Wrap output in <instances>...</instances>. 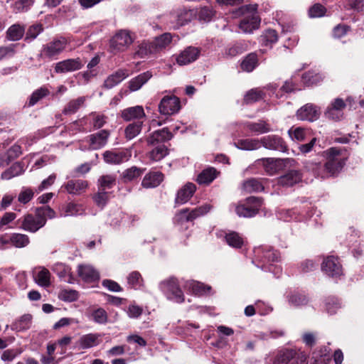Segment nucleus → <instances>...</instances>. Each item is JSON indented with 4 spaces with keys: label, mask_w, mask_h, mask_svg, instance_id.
<instances>
[{
    "label": "nucleus",
    "mask_w": 364,
    "mask_h": 364,
    "mask_svg": "<svg viewBox=\"0 0 364 364\" xmlns=\"http://www.w3.org/2000/svg\"><path fill=\"white\" fill-rule=\"evenodd\" d=\"M25 33V28L20 24L11 26L6 31V38L9 41H16L20 40Z\"/></svg>",
    "instance_id": "nucleus-36"
},
{
    "label": "nucleus",
    "mask_w": 364,
    "mask_h": 364,
    "mask_svg": "<svg viewBox=\"0 0 364 364\" xmlns=\"http://www.w3.org/2000/svg\"><path fill=\"white\" fill-rule=\"evenodd\" d=\"M295 355L296 353L291 350L280 351L275 358L274 364H287Z\"/></svg>",
    "instance_id": "nucleus-57"
},
{
    "label": "nucleus",
    "mask_w": 364,
    "mask_h": 364,
    "mask_svg": "<svg viewBox=\"0 0 364 364\" xmlns=\"http://www.w3.org/2000/svg\"><path fill=\"white\" fill-rule=\"evenodd\" d=\"M261 41L265 46L272 45L278 41V35L275 30L267 29L261 36Z\"/></svg>",
    "instance_id": "nucleus-59"
},
{
    "label": "nucleus",
    "mask_w": 364,
    "mask_h": 364,
    "mask_svg": "<svg viewBox=\"0 0 364 364\" xmlns=\"http://www.w3.org/2000/svg\"><path fill=\"white\" fill-rule=\"evenodd\" d=\"M33 4V0H18L15 1L11 7L13 12L17 14L27 11Z\"/></svg>",
    "instance_id": "nucleus-60"
},
{
    "label": "nucleus",
    "mask_w": 364,
    "mask_h": 364,
    "mask_svg": "<svg viewBox=\"0 0 364 364\" xmlns=\"http://www.w3.org/2000/svg\"><path fill=\"white\" fill-rule=\"evenodd\" d=\"M68 44V41L64 37L53 39L43 46L41 55L50 60L56 59L63 52Z\"/></svg>",
    "instance_id": "nucleus-5"
},
{
    "label": "nucleus",
    "mask_w": 364,
    "mask_h": 364,
    "mask_svg": "<svg viewBox=\"0 0 364 364\" xmlns=\"http://www.w3.org/2000/svg\"><path fill=\"white\" fill-rule=\"evenodd\" d=\"M227 243L235 248H240L243 245L242 237L236 232H230L225 235Z\"/></svg>",
    "instance_id": "nucleus-53"
},
{
    "label": "nucleus",
    "mask_w": 364,
    "mask_h": 364,
    "mask_svg": "<svg viewBox=\"0 0 364 364\" xmlns=\"http://www.w3.org/2000/svg\"><path fill=\"white\" fill-rule=\"evenodd\" d=\"M256 256L263 262H274L279 261V253L271 247H259L255 249Z\"/></svg>",
    "instance_id": "nucleus-18"
},
{
    "label": "nucleus",
    "mask_w": 364,
    "mask_h": 364,
    "mask_svg": "<svg viewBox=\"0 0 364 364\" xmlns=\"http://www.w3.org/2000/svg\"><path fill=\"white\" fill-rule=\"evenodd\" d=\"M261 146L267 149L285 152L287 146L283 139L277 135H268L260 139Z\"/></svg>",
    "instance_id": "nucleus-12"
},
{
    "label": "nucleus",
    "mask_w": 364,
    "mask_h": 364,
    "mask_svg": "<svg viewBox=\"0 0 364 364\" xmlns=\"http://www.w3.org/2000/svg\"><path fill=\"white\" fill-rule=\"evenodd\" d=\"M160 289L166 296L167 299L176 303H182L184 301L183 291L179 288L177 281L174 279L164 281L160 283Z\"/></svg>",
    "instance_id": "nucleus-6"
},
{
    "label": "nucleus",
    "mask_w": 364,
    "mask_h": 364,
    "mask_svg": "<svg viewBox=\"0 0 364 364\" xmlns=\"http://www.w3.org/2000/svg\"><path fill=\"white\" fill-rule=\"evenodd\" d=\"M168 154V149L164 144H159L149 153V159L153 161H159Z\"/></svg>",
    "instance_id": "nucleus-44"
},
{
    "label": "nucleus",
    "mask_w": 364,
    "mask_h": 364,
    "mask_svg": "<svg viewBox=\"0 0 364 364\" xmlns=\"http://www.w3.org/2000/svg\"><path fill=\"white\" fill-rule=\"evenodd\" d=\"M257 65V55L255 53H251L242 60L241 63V69L246 72H252Z\"/></svg>",
    "instance_id": "nucleus-43"
},
{
    "label": "nucleus",
    "mask_w": 364,
    "mask_h": 364,
    "mask_svg": "<svg viewBox=\"0 0 364 364\" xmlns=\"http://www.w3.org/2000/svg\"><path fill=\"white\" fill-rule=\"evenodd\" d=\"M99 188L100 191L110 189L116 185V176L114 175H105L98 179Z\"/></svg>",
    "instance_id": "nucleus-50"
},
{
    "label": "nucleus",
    "mask_w": 364,
    "mask_h": 364,
    "mask_svg": "<svg viewBox=\"0 0 364 364\" xmlns=\"http://www.w3.org/2000/svg\"><path fill=\"white\" fill-rule=\"evenodd\" d=\"M32 315L29 314L21 316L12 324V328L18 331H26L31 328L32 323Z\"/></svg>",
    "instance_id": "nucleus-35"
},
{
    "label": "nucleus",
    "mask_w": 364,
    "mask_h": 364,
    "mask_svg": "<svg viewBox=\"0 0 364 364\" xmlns=\"http://www.w3.org/2000/svg\"><path fill=\"white\" fill-rule=\"evenodd\" d=\"M92 320L100 324H105L107 322V313L102 308H98L92 313Z\"/></svg>",
    "instance_id": "nucleus-61"
},
{
    "label": "nucleus",
    "mask_w": 364,
    "mask_h": 364,
    "mask_svg": "<svg viewBox=\"0 0 364 364\" xmlns=\"http://www.w3.org/2000/svg\"><path fill=\"white\" fill-rule=\"evenodd\" d=\"M210 210V205L204 204L191 210L188 208L180 210L175 216L174 220L176 223L192 221L200 216L205 215Z\"/></svg>",
    "instance_id": "nucleus-7"
},
{
    "label": "nucleus",
    "mask_w": 364,
    "mask_h": 364,
    "mask_svg": "<svg viewBox=\"0 0 364 364\" xmlns=\"http://www.w3.org/2000/svg\"><path fill=\"white\" fill-rule=\"evenodd\" d=\"M145 169L139 168L136 166H132L126 169L122 173V178L124 181H132L140 177L144 173Z\"/></svg>",
    "instance_id": "nucleus-49"
},
{
    "label": "nucleus",
    "mask_w": 364,
    "mask_h": 364,
    "mask_svg": "<svg viewBox=\"0 0 364 364\" xmlns=\"http://www.w3.org/2000/svg\"><path fill=\"white\" fill-rule=\"evenodd\" d=\"M301 176L298 171H290L285 175L279 178V183L283 186H292L299 182Z\"/></svg>",
    "instance_id": "nucleus-31"
},
{
    "label": "nucleus",
    "mask_w": 364,
    "mask_h": 364,
    "mask_svg": "<svg viewBox=\"0 0 364 364\" xmlns=\"http://www.w3.org/2000/svg\"><path fill=\"white\" fill-rule=\"evenodd\" d=\"M109 133L108 131L103 129L98 133L89 136L90 145L93 149H98L104 146L108 139Z\"/></svg>",
    "instance_id": "nucleus-24"
},
{
    "label": "nucleus",
    "mask_w": 364,
    "mask_h": 364,
    "mask_svg": "<svg viewBox=\"0 0 364 364\" xmlns=\"http://www.w3.org/2000/svg\"><path fill=\"white\" fill-rule=\"evenodd\" d=\"M196 16V11L186 8L179 9L171 14V18L176 21V26L177 27L190 22Z\"/></svg>",
    "instance_id": "nucleus-16"
},
{
    "label": "nucleus",
    "mask_w": 364,
    "mask_h": 364,
    "mask_svg": "<svg viewBox=\"0 0 364 364\" xmlns=\"http://www.w3.org/2000/svg\"><path fill=\"white\" fill-rule=\"evenodd\" d=\"M247 129L258 134L268 133L271 131L270 125L264 120H259L257 122H247L245 123Z\"/></svg>",
    "instance_id": "nucleus-30"
},
{
    "label": "nucleus",
    "mask_w": 364,
    "mask_h": 364,
    "mask_svg": "<svg viewBox=\"0 0 364 364\" xmlns=\"http://www.w3.org/2000/svg\"><path fill=\"white\" fill-rule=\"evenodd\" d=\"M24 171L23 166L19 162L14 164L9 168L2 173L1 178L9 180L13 177L17 176L23 173Z\"/></svg>",
    "instance_id": "nucleus-45"
},
{
    "label": "nucleus",
    "mask_w": 364,
    "mask_h": 364,
    "mask_svg": "<svg viewBox=\"0 0 364 364\" xmlns=\"http://www.w3.org/2000/svg\"><path fill=\"white\" fill-rule=\"evenodd\" d=\"M171 35L168 33H164L161 36L155 38V39L151 41V43L154 50H156V53L162 50L166 46H168L171 42Z\"/></svg>",
    "instance_id": "nucleus-39"
},
{
    "label": "nucleus",
    "mask_w": 364,
    "mask_h": 364,
    "mask_svg": "<svg viewBox=\"0 0 364 364\" xmlns=\"http://www.w3.org/2000/svg\"><path fill=\"white\" fill-rule=\"evenodd\" d=\"M196 15L198 16L200 21L209 22L214 16L215 11L210 6H204L200 8L199 11L196 12Z\"/></svg>",
    "instance_id": "nucleus-58"
},
{
    "label": "nucleus",
    "mask_w": 364,
    "mask_h": 364,
    "mask_svg": "<svg viewBox=\"0 0 364 364\" xmlns=\"http://www.w3.org/2000/svg\"><path fill=\"white\" fill-rule=\"evenodd\" d=\"M100 335L97 333H88L82 336L79 339V344L82 349H87L97 346L101 342Z\"/></svg>",
    "instance_id": "nucleus-28"
},
{
    "label": "nucleus",
    "mask_w": 364,
    "mask_h": 364,
    "mask_svg": "<svg viewBox=\"0 0 364 364\" xmlns=\"http://www.w3.org/2000/svg\"><path fill=\"white\" fill-rule=\"evenodd\" d=\"M199 54L198 48L189 46L178 55L176 61L180 65H185L195 61L198 58Z\"/></svg>",
    "instance_id": "nucleus-20"
},
{
    "label": "nucleus",
    "mask_w": 364,
    "mask_h": 364,
    "mask_svg": "<svg viewBox=\"0 0 364 364\" xmlns=\"http://www.w3.org/2000/svg\"><path fill=\"white\" fill-rule=\"evenodd\" d=\"M134 42V37L128 30L117 31L110 40V48L114 53L125 51Z\"/></svg>",
    "instance_id": "nucleus-4"
},
{
    "label": "nucleus",
    "mask_w": 364,
    "mask_h": 364,
    "mask_svg": "<svg viewBox=\"0 0 364 364\" xmlns=\"http://www.w3.org/2000/svg\"><path fill=\"white\" fill-rule=\"evenodd\" d=\"M83 63L80 58H70L57 63L55 65L54 71L56 73L74 72L81 69Z\"/></svg>",
    "instance_id": "nucleus-14"
},
{
    "label": "nucleus",
    "mask_w": 364,
    "mask_h": 364,
    "mask_svg": "<svg viewBox=\"0 0 364 364\" xmlns=\"http://www.w3.org/2000/svg\"><path fill=\"white\" fill-rule=\"evenodd\" d=\"M129 76V72L126 69H119L109 75L104 82V87L107 89H111L118 85L123 80Z\"/></svg>",
    "instance_id": "nucleus-23"
},
{
    "label": "nucleus",
    "mask_w": 364,
    "mask_h": 364,
    "mask_svg": "<svg viewBox=\"0 0 364 364\" xmlns=\"http://www.w3.org/2000/svg\"><path fill=\"white\" fill-rule=\"evenodd\" d=\"M242 188L247 193L259 192L264 190V186L259 179L252 178L243 182Z\"/></svg>",
    "instance_id": "nucleus-37"
},
{
    "label": "nucleus",
    "mask_w": 364,
    "mask_h": 364,
    "mask_svg": "<svg viewBox=\"0 0 364 364\" xmlns=\"http://www.w3.org/2000/svg\"><path fill=\"white\" fill-rule=\"evenodd\" d=\"M155 53H156V50H154L152 43L143 41L137 46L134 56L139 58H144Z\"/></svg>",
    "instance_id": "nucleus-33"
},
{
    "label": "nucleus",
    "mask_w": 364,
    "mask_h": 364,
    "mask_svg": "<svg viewBox=\"0 0 364 364\" xmlns=\"http://www.w3.org/2000/svg\"><path fill=\"white\" fill-rule=\"evenodd\" d=\"M235 146L240 149L253 151L261 147L260 140L257 139H239L235 143Z\"/></svg>",
    "instance_id": "nucleus-32"
},
{
    "label": "nucleus",
    "mask_w": 364,
    "mask_h": 364,
    "mask_svg": "<svg viewBox=\"0 0 364 364\" xmlns=\"http://www.w3.org/2000/svg\"><path fill=\"white\" fill-rule=\"evenodd\" d=\"M164 180V175L159 171L150 172L146 174L141 182V186L146 188H155Z\"/></svg>",
    "instance_id": "nucleus-25"
},
{
    "label": "nucleus",
    "mask_w": 364,
    "mask_h": 364,
    "mask_svg": "<svg viewBox=\"0 0 364 364\" xmlns=\"http://www.w3.org/2000/svg\"><path fill=\"white\" fill-rule=\"evenodd\" d=\"M122 117L125 121H141L146 117L144 108L141 106H134L124 109L122 112Z\"/></svg>",
    "instance_id": "nucleus-21"
},
{
    "label": "nucleus",
    "mask_w": 364,
    "mask_h": 364,
    "mask_svg": "<svg viewBox=\"0 0 364 364\" xmlns=\"http://www.w3.org/2000/svg\"><path fill=\"white\" fill-rule=\"evenodd\" d=\"M10 242L16 247L21 248L27 246L30 242V240L26 235L14 233L10 237Z\"/></svg>",
    "instance_id": "nucleus-48"
},
{
    "label": "nucleus",
    "mask_w": 364,
    "mask_h": 364,
    "mask_svg": "<svg viewBox=\"0 0 364 364\" xmlns=\"http://www.w3.org/2000/svg\"><path fill=\"white\" fill-rule=\"evenodd\" d=\"M130 287L137 289L142 285L143 279L139 272L134 271L129 274L127 278Z\"/></svg>",
    "instance_id": "nucleus-62"
},
{
    "label": "nucleus",
    "mask_w": 364,
    "mask_h": 364,
    "mask_svg": "<svg viewBox=\"0 0 364 364\" xmlns=\"http://www.w3.org/2000/svg\"><path fill=\"white\" fill-rule=\"evenodd\" d=\"M323 79L322 75L312 70L308 71L302 75V82L308 86L316 85L320 83Z\"/></svg>",
    "instance_id": "nucleus-42"
},
{
    "label": "nucleus",
    "mask_w": 364,
    "mask_h": 364,
    "mask_svg": "<svg viewBox=\"0 0 364 364\" xmlns=\"http://www.w3.org/2000/svg\"><path fill=\"white\" fill-rule=\"evenodd\" d=\"M143 121H136L129 124L125 129V136L127 139L131 140L136 136L141 130Z\"/></svg>",
    "instance_id": "nucleus-46"
},
{
    "label": "nucleus",
    "mask_w": 364,
    "mask_h": 364,
    "mask_svg": "<svg viewBox=\"0 0 364 364\" xmlns=\"http://www.w3.org/2000/svg\"><path fill=\"white\" fill-rule=\"evenodd\" d=\"M288 134L292 140L302 141L306 139L308 134V131L299 127H291L290 129H289Z\"/></svg>",
    "instance_id": "nucleus-54"
},
{
    "label": "nucleus",
    "mask_w": 364,
    "mask_h": 364,
    "mask_svg": "<svg viewBox=\"0 0 364 364\" xmlns=\"http://www.w3.org/2000/svg\"><path fill=\"white\" fill-rule=\"evenodd\" d=\"M196 189V185L192 183H186L183 188L178 190L175 203L176 204L186 203L193 195Z\"/></svg>",
    "instance_id": "nucleus-22"
},
{
    "label": "nucleus",
    "mask_w": 364,
    "mask_h": 364,
    "mask_svg": "<svg viewBox=\"0 0 364 364\" xmlns=\"http://www.w3.org/2000/svg\"><path fill=\"white\" fill-rule=\"evenodd\" d=\"M326 162L323 166L319 162L307 161L306 168L311 171L315 176L325 178L338 174L343 168L346 163V157L343 155L341 149L332 147L324 152Z\"/></svg>",
    "instance_id": "nucleus-1"
},
{
    "label": "nucleus",
    "mask_w": 364,
    "mask_h": 364,
    "mask_svg": "<svg viewBox=\"0 0 364 364\" xmlns=\"http://www.w3.org/2000/svg\"><path fill=\"white\" fill-rule=\"evenodd\" d=\"M346 106L343 99L336 98L325 112L326 117L335 121L340 120L343 117V110Z\"/></svg>",
    "instance_id": "nucleus-15"
},
{
    "label": "nucleus",
    "mask_w": 364,
    "mask_h": 364,
    "mask_svg": "<svg viewBox=\"0 0 364 364\" xmlns=\"http://www.w3.org/2000/svg\"><path fill=\"white\" fill-rule=\"evenodd\" d=\"M173 137L172 134L168 131L167 128H164L155 131L148 138L147 142L149 144L154 145L156 143H162L170 140Z\"/></svg>",
    "instance_id": "nucleus-27"
},
{
    "label": "nucleus",
    "mask_w": 364,
    "mask_h": 364,
    "mask_svg": "<svg viewBox=\"0 0 364 364\" xmlns=\"http://www.w3.org/2000/svg\"><path fill=\"white\" fill-rule=\"evenodd\" d=\"M50 272L45 267H40L36 272L34 279L36 282L41 287H48L50 284Z\"/></svg>",
    "instance_id": "nucleus-34"
},
{
    "label": "nucleus",
    "mask_w": 364,
    "mask_h": 364,
    "mask_svg": "<svg viewBox=\"0 0 364 364\" xmlns=\"http://www.w3.org/2000/svg\"><path fill=\"white\" fill-rule=\"evenodd\" d=\"M78 276L85 282H93L99 279V272L91 265L79 264L77 267Z\"/></svg>",
    "instance_id": "nucleus-19"
},
{
    "label": "nucleus",
    "mask_w": 364,
    "mask_h": 364,
    "mask_svg": "<svg viewBox=\"0 0 364 364\" xmlns=\"http://www.w3.org/2000/svg\"><path fill=\"white\" fill-rule=\"evenodd\" d=\"M186 286L193 294L196 295L205 294L209 292L211 289L210 286L196 281L188 282Z\"/></svg>",
    "instance_id": "nucleus-41"
},
{
    "label": "nucleus",
    "mask_w": 364,
    "mask_h": 364,
    "mask_svg": "<svg viewBox=\"0 0 364 364\" xmlns=\"http://www.w3.org/2000/svg\"><path fill=\"white\" fill-rule=\"evenodd\" d=\"M62 188L71 195H81L88 188V183L81 179L70 180L65 183Z\"/></svg>",
    "instance_id": "nucleus-17"
},
{
    "label": "nucleus",
    "mask_w": 364,
    "mask_h": 364,
    "mask_svg": "<svg viewBox=\"0 0 364 364\" xmlns=\"http://www.w3.org/2000/svg\"><path fill=\"white\" fill-rule=\"evenodd\" d=\"M58 298L66 302L75 301L79 298V293L73 289H62L58 294Z\"/></svg>",
    "instance_id": "nucleus-55"
},
{
    "label": "nucleus",
    "mask_w": 364,
    "mask_h": 364,
    "mask_svg": "<svg viewBox=\"0 0 364 364\" xmlns=\"http://www.w3.org/2000/svg\"><path fill=\"white\" fill-rule=\"evenodd\" d=\"M218 175L215 168L213 167L208 168L203 170L198 176L197 181L200 184H209L211 183Z\"/></svg>",
    "instance_id": "nucleus-38"
},
{
    "label": "nucleus",
    "mask_w": 364,
    "mask_h": 364,
    "mask_svg": "<svg viewBox=\"0 0 364 364\" xmlns=\"http://www.w3.org/2000/svg\"><path fill=\"white\" fill-rule=\"evenodd\" d=\"M309 301L308 298L301 294H295L289 298V302L294 306L306 305Z\"/></svg>",
    "instance_id": "nucleus-64"
},
{
    "label": "nucleus",
    "mask_w": 364,
    "mask_h": 364,
    "mask_svg": "<svg viewBox=\"0 0 364 364\" xmlns=\"http://www.w3.org/2000/svg\"><path fill=\"white\" fill-rule=\"evenodd\" d=\"M262 205V198L251 196L247 198L242 203L236 206L235 211L239 217L252 218L256 215Z\"/></svg>",
    "instance_id": "nucleus-3"
},
{
    "label": "nucleus",
    "mask_w": 364,
    "mask_h": 364,
    "mask_svg": "<svg viewBox=\"0 0 364 364\" xmlns=\"http://www.w3.org/2000/svg\"><path fill=\"white\" fill-rule=\"evenodd\" d=\"M243 14L239 28L245 33H251L259 28L261 19L257 14V5H245L240 9Z\"/></svg>",
    "instance_id": "nucleus-2"
},
{
    "label": "nucleus",
    "mask_w": 364,
    "mask_h": 364,
    "mask_svg": "<svg viewBox=\"0 0 364 364\" xmlns=\"http://www.w3.org/2000/svg\"><path fill=\"white\" fill-rule=\"evenodd\" d=\"M245 48L240 43H235L234 44L228 45L223 53V55L226 58H233L242 53L245 51Z\"/></svg>",
    "instance_id": "nucleus-51"
},
{
    "label": "nucleus",
    "mask_w": 364,
    "mask_h": 364,
    "mask_svg": "<svg viewBox=\"0 0 364 364\" xmlns=\"http://www.w3.org/2000/svg\"><path fill=\"white\" fill-rule=\"evenodd\" d=\"M326 12V9L321 4H315L309 10V16L311 18L323 16Z\"/></svg>",
    "instance_id": "nucleus-63"
},
{
    "label": "nucleus",
    "mask_w": 364,
    "mask_h": 364,
    "mask_svg": "<svg viewBox=\"0 0 364 364\" xmlns=\"http://www.w3.org/2000/svg\"><path fill=\"white\" fill-rule=\"evenodd\" d=\"M46 220L43 217H39L37 213L36 215L28 214L24 216L21 228L26 231L36 232L40 228L46 225Z\"/></svg>",
    "instance_id": "nucleus-10"
},
{
    "label": "nucleus",
    "mask_w": 364,
    "mask_h": 364,
    "mask_svg": "<svg viewBox=\"0 0 364 364\" xmlns=\"http://www.w3.org/2000/svg\"><path fill=\"white\" fill-rule=\"evenodd\" d=\"M321 269L326 274L332 277H337L342 274V267L338 257L328 256L324 259Z\"/></svg>",
    "instance_id": "nucleus-13"
},
{
    "label": "nucleus",
    "mask_w": 364,
    "mask_h": 364,
    "mask_svg": "<svg viewBox=\"0 0 364 364\" xmlns=\"http://www.w3.org/2000/svg\"><path fill=\"white\" fill-rule=\"evenodd\" d=\"M49 94H50L49 90L45 87H42L39 89H37L32 93V95L29 99L28 106H33L40 100L46 97Z\"/></svg>",
    "instance_id": "nucleus-56"
},
{
    "label": "nucleus",
    "mask_w": 364,
    "mask_h": 364,
    "mask_svg": "<svg viewBox=\"0 0 364 364\" xmlns=\"http://www.w3.org/2000/svg\"><path fill=\"white\" fill-rule=\"evenodd\" d=\"M86 100L85 97H80L75 100H70L64 107L63 113L64 114H71L76 112Z\"/></svg>",
    "instance_id": "nucleus-40"
},
{
    "label": "nucleus",
    "mask_w": 364,
    "mask_h": 364,
    "mask_svg": "<svg viewBox=\"0 0 364 364\" xmlns=\"http://www.w3.org/2000/svg\"><path fill=\"white\" fill-rule=\"evenodd\" d=\"M180 109V100L174 95L164 97L159 105L160 113L164 115L173 114L178 112Z\"/></svg>",
    "instance_id": "nucleus-9"
},
{
    "label": "nucleus",
    "mask_w": 364,
    "mask_h": 364,
    "mask_svg": "<svg viewBox=\"0 0 364 364\" xmlns=\"http://www.w3.org/2000/svg\"><path fill=\"white\" fill-rule=\"evenodd\" d=\"M55 270L57 272L58 275L60 278L63 279L65 282L68 283L73 282V278L71 274V269L63 264H58L55 267Z\"/></svg>",
    "instance_id": "nucleus-47"
},
{
    "label": "nucleus",
    "mask_w": 364,
    "mask_h": 364,
    "mask_svg": "<svg viewBox=\"0 0 364 364\" xmlns=\"http://www.w3.org/2000/svg\"><path fill=\"white\" fill-rule=\"evenodd\" d=\"M106 163L119 164L128 160L129 156L124 151H107L103 154Z\"/></svg>",
    "instance_id": "nucleus-26"
},
{
    "label": "nucleus",
    "mask_w": 364,
    "mask_h": 364,
    "mask_svg": "<svg viewBox=\"0 0 364 364\" xmlns=\"http://www.w3.org/2000/svg\"><path fill=\"white\" fill-rule=\"evenodd\" d=\"M321 114L320 108L311 103H308L297 110L296 117L300 120L314 122L317 120Z\"/></svg>",
    "instance_id": "nucleus-11"
},
{
    "label": "nucleus",
    "mask_w": 364,
    "mask_h": 364,
    "mask_svg": "<svg viewBox=\"0 0 364 364\" xmlns=\"http://www.w3.org/2000/svg\"><path fill=\"white\" fill-rule=\"evenodd\" d=\"M257 161L263 166L265 172L268 175L272 176L282 170L283 168L287 166V164L288 161H289V159L263 158L259 159Z\"/></svg>",
    "instance_id": "nucleus-8"
},
{
    "label": "nucleus",
    "mask_w": 364,
    "mask_h": 364,
    "mask_svg": "<svg viewBox=\"0 0 364 364\" xmlns=\"http://www.w3.org/2000/svg\"><path fill=\"white\" fill-rule=\"evenodd\" d=\"M264 97V92L259 89L255 88L249 90L244 97L245 104H252L262 100Z\"/></svg>",
    "instance_id": "nucleus-52"
},
{
    "label": "nucleus",
    "mask_w": 364,
    "mask_h": 364,
    "mask_svg": "<svg viewBox=\"0 0 364 364\" xmlns=\"http://www.w3.org/2000/svg\"><path fill=\"white\" fill-rule=\"evenodd\" d=\"M151 77L152 73L150 71H146L132 78L129 82L130 91L134 92L139 90Z\"/></svg>",
    "instance_id": "nucleus-29"
}]
</instances>
